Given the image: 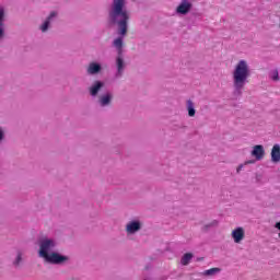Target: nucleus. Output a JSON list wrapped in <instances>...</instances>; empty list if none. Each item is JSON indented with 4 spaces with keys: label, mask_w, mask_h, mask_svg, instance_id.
Returning a JSON list of instances; mask_svg holds the SVG:
<instances>
[{
    "label": "nucleus",
    "mask_w": 280,
    "mask_h": 280,
    "mask_svg": "<svg viewBox=\"0 0 280 280\" xmlns=\"http://www.w3.org/2000/svg\"><path fill=\"white\" fill-rule=\"evenodd\" d=\"M108 21L110 25H116L118 37L114 39L113 45L117 49L118 56L124 55V37L128 34V23L130 12L126 8V0H113L109 11Z\"/></svg>",
    "instance_id": "nucleus-1"
},
{
    "label": "nucleus",
    "mask_w": 280,
    "mask_h": 280,
    "mask_svg": "<svg viewBox=\"0 0 280 280\" xmlns=\"http://www.w3.org/2000/svg\"><path fill=\"white\" fill-rule=\"evenodd\" d=\"M38 244V257L44 259L46 264H51L52 266H65L68 264L69 256L62 255L54 249L58 246V241L52 237L42 236L37 241Z\"/></svg>",
    "instance_id": "nucleus-2"
},
{
    "label": "nucleus",
    "mask_w": 280,
    "mask_h": 280,
    "mask_svg": "<svg viewBox=\"0 0 280 280\" xmlns=\"http://www.w3.org/2000/svg\"><path fill=\"white\" fill-rule=\"evenodd\" d=\"M248 78H250V68L248 67V62L242 59L236 63L232 72L234 95H242L244 86L248 84Z\"/></svg>",
    "instance_id": "nucleus-3"
},
{
    "label": "nucleus",
    "mask_w": 280,
    "mask_h": 280,
    "mask_svg": "<svg viewBox=\"0 0 280 280\" xmlns=\"http://www.w3.org/2000/svg\"><path fill=\"white\" fill-rule=\"evenodd\" d=\"M116 72L114 73V80H120V78H124V73L126 71V60H124V55H117L116 60Z\"/></svg>",
    "instance_id": "nucleus-4"
},
{
    "label": "nucleus",
    "mask_w": 280,
    "mask_h": 280,
    "mask_svg": "<svg viewBox=\"0 0 280 280\" xmlns=\"http://www.w3.org/2000/svg\"><path fill=\"white\" fill-rule=\"evenodd\" d=\"M143 228V223L139 220H131L126 224V233L128 235H135V233H139Z\"/></svg>",
    "instance_id": "nucleus-5"
},
{
    "label": "nucleus",
    "mask_w": 280,
    "mask_h": 280,
    "mask_svg": "<svg viewBox=\"0 0 280 280\" xmlns=\"http://www.w3.org/2000/svg\"><path fill=\"white\" fill-rule=\"evenodd\" d=\"M113 93L112 92H105L104 94L98 96L97 104L101 106V108H106L113 104Z\"/></svg>",
    "instance_id": "nucleus-6"
},
{
    "label": "nucleus",
    "mask_w": 280,
    "mask_h": 280,
    "mask_svg": "<svg viewBox=\"0 0 280 280\" xmlns=\"http://www.w3.org/2000/svg\"><path fill=\"white\" fill-rule=\"evenodd\" d=\"M55 19H58V12L52 11L49 13V15L46 18V20L39 26V30H40V32H43V34H45V32L49 31V27H50L51 23H54Z\"/></svg>",
    "instance_id": "nucleus-7"
},
{
    "label": "nucleus",
    "mask_w": 280,
    "mask_h": 280,
    "mask_svg": "<svg viewBox=\"0 0 280 280\" xmlns=\"http://www.w3.org/2000/svg\"><path fill=\"white\" fill-rule=\"evenodd\" d=\"M191 8H194V4L189 0H182L178 7L176 8L177 14H189L191 12Z\"/></svg>",
    "instance_id": "nucleus-8"
},
{
    "label": "nucleus",
    "mask_w": 280,
    "mask_h": 280,
    "mask_svg": "<svg viewBox=\"0 0 280 280\" xmlns=\"http://www.w3.org/2000/svg\"><path fill=\"white\" fill-rule=\"evenodd\" d=\"M104 86H105L104 81H101V80L94 81L89 88V93L91 97H97V95H100V92Z\"/></svg>",
    "instance_id": "nucleus-9"
},
{
    "label": "nucleus",
    "mask_w": 280,
    "mask_h": 280,
    "mask_svg": "<svg viewBox=\"0 0 280 280\" xmlns=\"http://www.w3.org/2000/svg\"><path fill=\"white\" fill-rule=\"evenodd\" d=\"M102 63L97 61H92L86 67L88 75H100L102 73Z\"/></svg>",
    "instance_id": "nucleus-10"
},
{
    "label": "nucleus",
    "mask_w": 280,
    "mask_h": 280,
    "mask_svg": "<svg viewBox=\"0 0 280 280\" xmlns=\"http://www.w3.org/2000/svg\"><path fill=\"white\" fill-rule=\"evenodd\" d=\"M250 155L254 156L256 161H261V159L266 156V150L264 149V145L261 144L254 145L250 152Z\"/></svg>",
    "instance_id": "nucleus-11"
},
{
    "label": "nucleus",
    "mask_w": 280,
    "mask_h": 280,
    "mask_svg": "<svg viewBox=\"0 0 280 280\" xmlns=\"http://www.w3.org/2000/svg\"><path fill=\"white\" fill-rule=\"evenodd\" d=\"M5 38V8L0 7V43Z\"/></svg>",
    "instance_id": "nucleus-12"
},
{
    "label": "nucleus",
    "mask_w": 280,
    "mask_h": 280,
    "mask_svg": "<svg viewBox=\"0 0 280 280\" xmlns=\"http://www.w3.org/2000/svg\"><path fill=\"white\" fill-rule=\"evenodd\" d=\"M232 237L235 244H240L244 240V228H237L232 232Z\"/></svg>",
    "instance_id": "nucleus-13"
},
{
    "label": "nucleus",
    "mask_w": 280,
    "mask_h": 280,
    "mask_svg": "<svg viewBox=\"0 0 280 280\" xmlns=\"http://www.w3.org/2000/svg\"><path fill=\"white\" fill-rule=\"evenodd\" d=\"M271 162L280 163V145L275 144L271 149Z\"/></svg>",
    "instance_id": "nucleus-14"
},
{
    "label": "nucleus",
    "mask_w": 280,
    "mask_h": 280,
    "mask_svg": "<svg viewBox=\"0 0 280 280\" xmlns=\"http://www.w3.org/2000/svg\"><path fill=\"white\" fill-rule=\"evenodd\" d=\"M186 108L188 110V117H196V106L194 105V101L188 100L186 102Z\"/></svg>",
    "instance_id": "nucleus-15"
},
{
    "label": "nucleus",
    "mask_w": 280,
    "mask_h": 280,
    "mask_svg": "<svg viewBox=\"0 0 280 280\" xmlns=\"http://www.w3.org/2000/svg\"><path fill=\"white\" fill-rule=\"evenodd\" d=\"M191 259H194V254L191 253L184 254V256L180 259L182 266H189V261H191Z\"/></svg>",
    "instance_id": "nucleus-16"
},
{
    "label": "nucleus",
    "mask_w": 280,
    "mask_h": 280,
    "mask_svg": "<svg viewBox=\"0 0 280 280\" xmlns=\"http://www.w3.org/2000/svg\"><path fill=\"white\" fill-rule=\"evenodd\" d=\"M256 161L255 160H247L243 164H240L236 168V174H240L245 167V165H255Z\"/></svg>",
    "instance_id": "nucleus-17"
},
{
    "label": "nucleus",
    "mask_w": 280,
    "mask_h": 280,
    "mask_svg": "<svg viewBox=\"0 0 280 280\" xmlns=\"http://www.w3.org/2000/svg\"><path fill=\"white\" fill-rule=\"evenodd\" d=\"M221 269L215 267V268H211V269H208L203 272V275H206V277H213V275H218V272H220Z\"/></svg>",
    "instance_id": "nucleus-18"
},
{
    "label": "nucleus",
    "mask_w": 280,
    "mask_h": 280,
    "mask_svg": "<svg viewBox=\"0 0 280 280\" xmlns=\"http://www.w3.org/2000/svg\"><path fill=\"white\" fill-rule=\"evenodd\" d=\"M23 261V253L21 250L18 252L15 259L13 260V266H20Z\"/></svg>",
    "instance_id": "nucleus-19"
},
{
    "label": "nucleus",
    "mask_w": 280,
    "mask_h": 280,
    "mask_svg": "<svg viewBox=\"0 0 280 280\" xmlns=\"http://www.w3.org/2000/svg\"><path fill=\"white\" fill-rule=\"evenodd\" d=\"M213 226H218V220H213L212 222L205 225V229H213Z\"/></svg>",
    "instance_id": "nucleus-20"
},
{
    "label": "nucleus",
    "mask_w": 280,
    "mask_h": 280,
    "mask_svg": "<svg viewBox=\"0 0 280 280\" xmlns=\"http://www.w3.org/2000/svg\"><path fill=\"white\" fill-rule=\"evenodd\" d=\"M272 80L275 81V82H277V80H279V71H273V75H272Z\"/></svg>",
    "instance_id": "nucleus-21"
},
{
    "label": "nucleus",
    "mask_w": 280,
    "mask_h": 280,
    "mask_svg": "<svg viewBox=\"0 0 280 280\" xmlns=\"http://www.w3.org/2000/svg\"><path fill=\"white\" fill-rule=\"evenodd\" d=\"M4 137H5V133L3 132V129L0 128V141H3Z\"/></svg>",
    "instance_id": "nucleus-22"
},
{
    "label": "nucleus",
    "mask_w": 280,
    "mask_h": 280,
    "mask_svg": "<svg viewBox=\"0 0 280 280\" xmlns=\"http://www.w3.org/2000/svg\"><path fill=\"white\" fill-rule=\"evenodd\" d=\"M191 1H197V0H191Z\"/></svg>",
    "instance_id": "nucleus-23"
}]
</instances>
